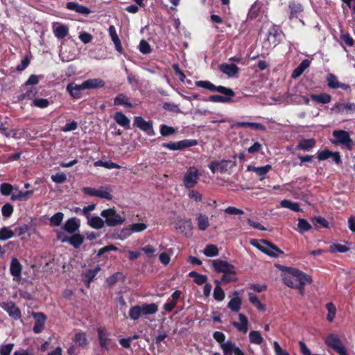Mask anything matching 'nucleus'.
Masks as SVG:
<instances>
[{"label":"nucleus","instance_id":"1","mask_svg":"<svg viewBox=\"0 0 355 355\" xmlns=\"http://www.w3.org/2000/svg\"><path fill=\"white\" fill-rule=\"evenodd\" d=\"M324 342L325 345L335 351L339 355L345 354L347 350L340 339L339 336L335 334H329L324 339Z\"/></svg>","mask_w":355,"mask_h":355},{"label":"nucleus","instance_id":"4","mask_svg":"<svg viewBox=\"0 0 355 355\" xmlns=\"http://www.w3.org/2000/svg\"><path fill=\"white\" fill-rule=\"evenodd\" d=\"M196 85L199 87L205 88L211 92H218L222 94L229 96H234V92L232 89L223 86H215L209 81L199 80L196 83Z\"/></svg>","mask_w":355,"mask_h":355},{"label":"nucleus","instance_id":"30","mask_svg":"<svg viewBox=\"0 0 355 355\" xmlns=\"http://www.w3.org/2000/svg\"><path fill=\"white\" fill-rule=\"evenodd\" d=\"M67 8L69 10H75L81 14L88 15L90 13V10L87 7L81 6L76 2L67 3Z\"/></svg>","mask_w":355,"mask_h":355},{"label":"nucleus","instance_id":"26","mask_svg":"<svg viewBox=\"0 0 355 355\" xmlns=\"http://www.w3.org/2000/svg\"><path fill=\"white\" fill-rule=\"evenodd\" d=\"M109 33H110V35L111 37L112 42H114V45H115L116 51L119 53H122L123 48H122V46L121 44V41H120V39L118 37V35L116 33V28L113 25H112L109 27Z\"/></svg>","mask_w":355,"mask_h":355},{"label":"nucleus","instance_id":"17","mask_svg":"<svg viewBox=\"0 0 355 355\" xmlns=\"http://www.w3.org/2000/svg\"><path fill=\"white\" fill-rule=\"evenodd\" d=\"M33 190L21 191L18 188H15L11 196L12 200L26 201L33 194Z\"/></svg>","mask_w":355,"mask_h":355},{"label":"nucleus","instance_id":"27","mask_svg":"<svg viewBox=\"0 0 355 355\" xmlns=\"http://www.w3.org/2000/svg\"><path fill=\"white\" fill-rule=\"evenodd\" d=\"M85 89H92L103 87L105 82L100 78L88 79L83 82Z\"/></svg>","mask_w":355,"mask_h":355},{"label":"nucleus","instance_id":"48","mask_svg":"<svg viewBox=\"0 0 355 355\" xmlns=\"http://www.w3.org/2000/svg\"><path fill=\"white\" fill-rule=\"evenodd\" d=\"M311 229V225L305 219L300 218L297 223V230L300 233L308 232Z\"/></svg>","mask_w":355,"mask_h":355},{"label":"nucleus","instance_id":"34","mask_svg":"<svg viewBox=\"0 0 355 355\" xmlns=\"http://www.w3.org/2000/svg\"><path fill=\"white\" fill-rule=\"evenodd\" d=\"M114 120L119 125L125 128L126 129L130 128V120L122 112H116L114 116Z\"/></svg>","mask_w":355,"mask_h":355},{"label":"nucleus","instance_id":"53","mask_svg":"<svg viewBox=\"0 0 355 355\" xmlns=\"http://www.w3.org/2000/svg\"><path fill=\"white\" fill-rule=\"evenodd\" d=\"M14 232L8 227H3L0 230V240L6 241L14 236Z\"/></svg>","mask_w":355,"mask_h":355},{"label":"nucleus","instance_id":"6","mask_svg":"<svg viewBox=\"0 0 355 355\" xmlns=\"http://www.w3.org/2000/svg\"><path fill=\"white\" fill-rule=\"evenodd\" d=\"M251 244L256 246L261 252L272 257H277L279 254L283 253L277 247L267 241H262L261 243L255 244V241L253 240L251 241Z\"/></svg>","mask_w":355,"mask_h":355},{"label":"nucleus","instance_id":"10","mask_svg":"<svg viewBox=\"0 0 355 355\" xmlns=\"http://www.w3.org/2000/svg\"><path fill=\"white\" fill-rule=\"evenodd\" d=\"M197 144V141L194 139H184L178 142H170L163 144V147L171 150H182L185 148L194 146Z\"/></svg>","mask_w":355,"mask_h":355},{"label":"nucleus","instance_id":"2","mask_svg":"<svg viewBox=\"0 0 355 355\" xmlns=\"http://www.w3.org/2000/svg\"><path fill=\"white\" fill-rule=\"evenodd\" d=\"M306 275L300 270L293 268L289 269L286 273H282L284 283L288 287L294 288L295 284L302 280Z\"/></svg>","mask_w":355,"mask_h":355},{"label":"nucleus","instance_id":"28","mask_svg":"<svg viewBox=\"0 0 355 355\" xmlns=\"http://www.w3.org/2000/svg\"><path fill=\"white\" fill-rule=\"evenodd\" d=\"M220 71L230 77L234 76L239 71V68L234 64H222Z\"/></svg>","mask_w":355,"mask_h":355},{"label":"nucleus","instance_id":"38","mask_svg":"<svg viewBox=\"0 0 355 355\" xmlns=\"http://www.w3.org/2000/svg\"><path fill=\"white\" fill-rule=\"evenodd\" d=\"M280 205L282 207L291 209L293 211L300 212L302 209L300 207V205L297 202H292L289 200H283L280 202Z\"/></svg>","mask_w":355,"mask_h":355},{"label":"nucleus","instance_id":"14","mask_svg":"<svg viewBox=\"0 0 355 355\" xmlns=\"http://www.w3.org/2000/svg\"><path fill=\"white\" fill-rule=\"evenodd\" d=\"M22 266L17 258H12L10 266V272L13 280L19 282L21 279Z\"/></svg>","mask_w":355,"mask_h":355},{"label":"nucleus","instance_id":"31","mask_svg":"<svg viewBox=\"0 0 355 355\" xmlns=\"http://www.w3.org/2000/svg\"><path fill=\"white\" fill-rule=\"evenodd\" d=\"M142 315H153L157 312L158 306L155 303L152 304H144L140 305Z\"/></svg>","mask_w":355,"mask_h":355},{"label":"nucleus","instance_id":"20","mask_svg":"<svg viewBox=\"0 0 355 355\" xmlns=\"http://www.w3.org/2000/svg\"><path fill=\"white\" fill-rule=\"evenodd\" d=\"M230 297L231 300L228 302L227 307L234 312H238L241 309V299L239 296V292L234 291L232 293Z\"/></svg>","mask_w":355,"mask_h":355},{"label":"nucleus","instance_id":"50","mask_svg":"<svg viewBox=\"0 0 355 355\" xmlns=\"http://www.w3.org/2000/svg\"><path fill=\"white\" fill-rule=\"evenodd\" d=\"M68 241L70 243L71 245H72L75 248H78L84 241V237L83 236L76 234H73L69 240Z\"/></svg>","mask_w":355,"mask_h":355},{"label":"nucleus","instance_id":"29","mask_svg":"<svg viewBox=\"0 0 355 355\" xmlns=\"http://www.w3.org/2000/svg\"><path fill=\"white\" fill-rule=\"evenodd\" d=\"M196 220L198 229L201 231H205L209 226V218L205 214H198Z\"/></svg>","mask_w":355,"mask_h":355},{"label":"nucleus","instance_id":"45","mask_svg":"<svg viewBox=\"0 0 355 355\" xmlns=\"http://www.w3.org/2000/svg\"><path fill=\"white\" fill-rule=\"evenodd\" d=\"M237 127H250L255 130H266V127L261 123H252V122H239L236 124Z\"/></svg>","mask_w":355,"mask_h":355},{"label":"nucleus","instance_id":"7","mask_svg":"<svg viewBox=\"0 0 355 355\" xmlns=\"http://www.w3.org/2000/svg\"><path fill=\"white\" fill-rule=\"evenodd\" d=\"M198 170L195 167H189L183 178L184 186L187 189L193 188L199 179Z\"/></svg>","mask_w":355,"mask_h":355},{"label":"nucleus","instance_id":"33","mask_svg":"<svg viewBox=\"0 0 355 355\" xmlns=\"http://www.w3.org/2000/svg\"><path fill=\"white\" fill-rule=\"evenodd\" d=\"M73 342L76 345L82 348H85L88 345L87 336L83 332H79L76 334L75 337L73 338Z\"/></svg>","mask_w":355,"mask_h":355},{"label":"nucleus","instance_id":"54","mask_svg":"<svg viewBox=\"0 0 355 355\" xmlns=\"http://www.w3.org/2000/svg\"><path fill=\"white\" fill-rule=\"evenodd\" d=\"M326 307L328 311L327 319L329 322H331V321H333V320L334 319V318L336 316V306H334V304L333 303L329 302L327 304Z\"/></svg>","mask_w":355,"mask_h":355},{"label":"nucleus","instance_id":"58","mask_svg":"<svg viewBox=\"0 0 355 355\" xmlns=\"http://www.w3.org/2000/svg\"><path fill=\"white\" fill-rule=\"evenodd\" d=\"M349 250V248L341 244H333L329 247V251L334 252H346Z\"/></svg>","mask_w":355,"mask_h":355},{"label":"nucleus","instance_id":"59","mask_svg":"<svg viewBox=\"0 0 355 355\" xmlns=\"http://www.w3.org/2000/svg\"><path fill=\"white\" fill-rule=\"evenodd\" d=\"M279 35V32L276 29H272L268 32V42L272 44L273 46H276L277 40L276 37Z\"/></svg>","mask_w":355,"mask_h":355},{"label":"nucleus","instance_id":"24","mask_svg":"<svg viewBox=\"0 0 355 355\" xmlns=\"http://www.w3.org/2000/svg\"><path fill=\"white\" fill-rule=\"evenodd\" d=\"M239 318L240 322H232V325L235 327L239 331L246 333L248 330V318L243 313H239Z\"/></svg>","mask_w":355,"mask_h":355},{"label":"nucleus","instance_id":"32","mask_svg":"<svg viewBox=\"0 0 355 355\" xmlns=\"http://www.w3.org/2000/svg\"><path fill=\"white\" fill-rule=\"evenodd\" d=\"M311 62L305 59L300 64V65L293 71L292 78H296L300 76L302 73L310 66Z\"/></svg>","mask_w":355,"mask_h":355},{"label":"nucleus","instance_id":"49","mask_svg":"<svg viewBox=\"0 0 355 355\" xmlns=\"http://www.w3.org/2000/svg\"><path fill=\"white\" fill-rule=\"evenodd\" d=\"M64 218V214L62 212H57L50 218V225L51 226H59Z\"/></svg>","mask_w":355,"mask_h":355},{"label":"nucleus","instance_id":"42","mask_svg":"<svg viewBox=\"0 0 355 355\" xmlns=\"http://www.w3.org/2000/svg\"><path fill=\"white\" fill-rule=\"evenodd\" d=\"M249 339L251 343L256 345H261L263 341L262 336L258 331H250L249 334Z\"/></svg>","mask_w":355,"mask_h":355},{"label":"nucleus","instance_id":"16","mask_svg":"<svg viewBox=\"0 0 355 355\" xmlns=\"http://www.w3.org/2000/svg\"><path fill=\"white\" fill-rule=\"evenodd\" d=\"M33 316L35 320V325L33 327V331L36 334L41 333L44 328L46 318L42 312L34 313Z\"/></svg>","mask_w":355,"mask_h":355},{"label":"nucleus","instance_id":"13","mask_svg":"<svg viewBox=\"0 0 355 355\" xmlns=\"http://www.w3.org/2000/svg\"><path fill=\"white\" fill-rule=\"evenodd\" d=\"M331 110L340 114L354 112L355 104L352 103H348L346 104L343 103H336L331 108Z\"/></svg>","mask_w":355,"mask_h":355},{"label":"nucleus","instance_id":"36","mask_svg":"<svg viewBox=\"0 0 355 355\" xmlns=\"http://www.w3.org/2000/svg\"><path fill=\"white\" fill-rule=\"evenodd\" d=\"M315 141L313 139H302L299 141L297 149L302 150H309L315 146Z\"/></svg>","mask_w":355,"mask_h":355},{"label":"nucleus","instance_id":"55","mask_svg":"<svg viewBox=\"0 0 355 355\" xmlns=\"http://www.w3.org/2000/svg\"><path fill=\"white\" fill-rule=\"evenodd\" d=\"M13 190H14V187L8 183H3L0 186L1 193L3 196H9V195L12 196Z\"/></svg>","mask_w":355,"mask_h":355},{"label":"nucleus","instance_id":"41","mask_svg":"<svg viewBox=\"0 0 355 355\" xmlns=\"http://www.w3.org/2000/svg\"><path fill=\"white\" fill-rule=\"evenodd\" d=\"M189 275L192 277L193 282L198 285H202L207 281V277L206 275L199 274L195 271L190 272Z\"/></svg>","mask_w":355,"mask_h":355},{"label":"nucleus","instance_id":"63","mask_svg":"<svg viewBox=\"0 0 355 355\" xmlns=\"http://www.w3.org/2000/svg\"><path fill=\"white\" fill-rule=\"evenodd\" d=\"M175 129L173 127L166 125H162L160 126V133L164 137L169 136L175 132Z\"/></svg>","mask_w":355,"mask_h":355},{"label":"nucleus","instance_id":"56","mask_svg":"<svg viewBox=\"0 0 355 355\" xmlns=\"http://www.w3.org/2000/svg\"><path fill=\"white\" fill-rule=\"evenodd\" d=\"M249 300L258 309L264 310V305L261 304L260 300L255 295L252 293H249Z\"/></svg>","mask_w":355,"mask_h":355},{"label":"nucleus","instance_id":"25","mask_svg":"<svg viewBox=\"0 0 355 355\" xmlns=\"http://www.w3.org/2000/svg\"><path fill=\"white\" fill-rule=\"evenodd\" d=\"M272 168V166L269 164H267L263 166L256 167L253 166H248V171L254 172L257 175L261 177V180H262L266 174L268 173Z\"/></svg>","mask_w":355,"mask_h":355},{"label":"nucleus","instance_id":"23","mask_svg":"<svg viewBox=\"0 0 355 355\" xmlns=\"http://www.w3.org/2000/svg\"><path fill=\"white\" fill-rule=\"evenodd\" d=\"M67 92L75 98H79L80 96V92L85 90L83 83L80 85L70 83L67 86Z\"/></svg>","mask_w":355,"mask_h":355},{"label":"nucleus","instance_id":"5","mask_svg":"<svg viewBox=\"0 0 355 355\" xmlns=\"http://www.w3.org/2000/svg\"><path fill=\"white\" fill-rule=\"evenodd\" d=\"M174 227L181 234H183L187 237H190L192 235L193 224L191 220L189 218H182L178 217L174 222Z\"/></svg>","mask_w":355,"mask_h":355},{"label":"nucleus","instance_id":"62","mask_svg":"<svg viewBox=\"0 0 355 355\" xmlns=\"http://www.w3.org/2000/svg\"><path fill=\"white\" fill-rule=\"evenodd\" d=\"M139 51L144 54H148L151 52L150 44L144 40H142L139 45Z\"/></svg>","mask_w":355,"mask_h":355},{"label":"nucleus","instance_id":"51","mask_svg":"<svg viewBox=\"0 0 355 355\" xmlns=\"http://www.w3.org/2000/svg\"><path fill=\"white\" fill-rule=\"evenodd\" d=\"M293 97V95L290 93H286L283 96L280 97L279 99H274V101H280V102H286V104L289 103H297L300 104L301 101L300 100L297 99H291Z\"/></svg>","mask_w":355,"mask_h":355},{"label":"nucleus","instance_id":"57","mask_svg":"<svg viewBox=\"0 0 355 355\" xmlns=\"http://www.w3.org/2000/svg\"><path fill=\"white\" fill-rule=\"evenodd\" d=\"M232 96L212 95L209 97V100L215 103H227L229 102Z\"/></svg>","mask_w":355,"mask_h":355},{"label":"nucleus","instance_id":"9","mask_svg":"<svg viewBox=\"0 0 355 355\" xmlns=\"http://www.w3.org/2000/svg\"><path fill=\"white\" fill-rule=\"evenodd\" d=\"M234 166V162L231 160H221L220 162H211L209 164V168L213 173L216 172L225 173Z\"/></svg>","mask_w":355,"mask_h":355},{"label":"nucleus","instance_id":"35","mask_svg":"<svg viewBox=\"0 0 355 355\" xmlns=\"http://www.w3.org/2000/svg\"><path fill=\"white\" fill-rule=\"evenodd\" d=\"M220 347L224 355H233L238 347L235 343L231 341H227L225 343H222Z\"/></svg>","mask_w":355,"mask_h":355},{"label":"nucleus","instance_id":"64","mask_svg":"<svg viewBox=\"0 0 355 355\" xmlns=\"http://www.w3.org/2000/svg\"><path fill=\"white\" fill-rule=\"evenodd\" d=\"M14 344L9 343L0 347V355H10L13 349Z\"/></svg>","mask_w":355,"mask_h":355},{"label":"nucleus","instance_id":"11","mask_svg":"<svg viewBox=\"0 0 355 355\" xmlns=\"http://www.w3.org/2000/svg\"><path fill=\"white\" fill-rule=\"evenodd\" d=\"M212 266L217 272L235 273L234 266L225 261L215 259L211 261Z\"/></svg>","mask_w":355,"mask_h":355},{"label":"nucleus","instance_id":"3","mask_svg":"<svg viewBox=\"0 0 355 355\" xmlns=\"http://www.w3.org/2000/svg\"><path fill=\"white\" fill-rule=\"evenodd\" d=\"M101 216L105 220V223L108 226H116L122 224L124 219L119 214H116L114 209H107L102 211Z\"/></svg>","mask_w":355,"mask_h":355},{"label":"nucleus","instance_id":"37","mask_svg":"<svg viewBox=\"0 0 355 355\" xmlns=\"http://www.w3.org/2000/svg\"><path fill=\"white\" fill-rule=\"evenodd\" d=\"M115 105H124L127 107H132L133 105L129 102V98L124 94H119L114 100Z\"/></svg>","mask_w":355,"mask_h":355},{"label":"nucleus","instance_id":"47","mask_svg":"<svg viewBox=\"0 0 355 355\" xmlns=\"http://www.w3.org/2000/svg\"><path fill=\"white\" fill-rule=\"evenodd\" d=\"M216 286L214 290V297L218 301H223L225 298V293L221 287L219 286L220 282L216 280L215 281Z\"/></svg>","mask_w":355,"mask_h":355},{"label":"nucleus","instance_id":"39","mask_svg":"<svg viewBox=\"0 0 355 355\" xmlns=\"http://www.w3.org/2000/svg\"><path fill=\"white\" fill-rule=\"evenodd\" d=\"M112 189L108 187H101L98 189H96V197L104 198L106 200H112V196L111 194Z\"/></svg>","mask_w":355,"mask_h":355},{"label":"nucleus","instance_id":"46","mask_svg":"<svg viewBox=\"0 0 355 355\" xmlns=\"http://www.w3.org/2000/svg\"><path fill=\"white\" fill-rule=\"evenodd\" d=\"M205 256L209 257H216L218 254V249L214 244L207 245L203 250Z\"/></svg>","mask_w":355,"mask_h":355},{"label":"nucleus","instance_id":"60","mask_svg":"<svg viewBox=\"0 0 355 355\" xmlns=\"http://www.w3.org/2000/svg\"><path fill=\"white\" fill-rule=\"evenodd\" d=\"M17 130H8L3 126L2 122L0 121V132L4 135L6 137H15L17 136Z\"/></svg>","mask_w":355,"mask_h":355},{"label":"nucleus","instance_id":"43","mask_svg":"<svg viewBox=\"0 0 355 355\" xmlns=\"http://www.w3.org/2000/svg\"><path fill=\"white\" fill-rule=\"evenodd\" d=\"M311 278L306 275L302 280H300L298 283L295 284V286H294L293 288L297 289L300 293L302 295H303L304 293V286L306 284H311Z\"/></svg>","mask_w":355,"mask_h":355},{"label":"nucleus","instance_id":"15","mask_svg":"<svg viewBox=\"0 0 355 355\" xmlns=\"http://www.w3.org/2000/svg\"><path fill=\"white\" fill-rule=\"evenodd\" d=\"M134 125L140 128L141 130L147 132L149 135L154 134L152 122L145 121L141 116L135 117Z\"/></svg>","mask_w":355,"mask_h":355},{"label":"nucleus","instance_id":"22","mask_svg":"<svg viewBox=\"0 0 355 355\" xmlns=\"http://www.w3.org/2000/svg\"><path fill=\"white\" fill-rule=\"evenodd\" d=\"M80 227V220L76 218L68 219L64 225V230L70 234L75 233Z\"/></svg>","mask_w":355,"mask_h":355},{"label":"nucleus","instance_id":"8","mask_svg":"<svg viewBox=\"0 0 355 355\" xmlns=\"http://www.w3.org/2000/svg\"><path fill=\"white\" fill-rule=\"evenodd\" d=\"M97 333L100 346L103 349L108 351L115 346L114 342L109 337V334L105 328H98Z\"/></svg>","mask_w":355,"mask_h":355},{"label":"nucleus","instance_id":"21","mask_svg":"<svg viewBox=\"0 0 355 355\" xmlns=\"http://www.w3.org/2000/svg\"><path fill=\"white\" fill-rule=\"evenodd\" d=\"M327 81L328 86L332 89L341 88L344 90H347L349 88L348 85L339 83L336 76L333 73H329L327 75Z\"/></svg>","mask_w":355,"mask_h":355},{"label":"nucleus","instance_id":"44","mask_svg":"<svg viewBox=\"0 0 355 355\" xmlns=\"http://www.w3.org/2000/svg\"><path fill=\"white\" fill-rule=\"evenodd\" d=\"M311 98H312V100L323 104L329 103L331 98V96L327 94H321L318 95L311 94Z\"/></svg>","mask_w":355,"mask_h":355},{"label":"nucleus","instance_id":"61","mask_svg":"<svg viewBox=\"0 0 355 355\" xmlns=\"http://www.w3.org/2000/svg\"><path fill=\"white\" fill-rule=\"evenodd\" d=\"M53 182L57 184H61L67 180V176L64 173H58L55 175H52L51 177Z\"/></svg>","mask_w":355,"mask_h":355},{"label":"nucleus","instance_id":"52","mask_svg":"<svg viewBox=\"0 0 355 355\" xmlns=\"http://www.w3.org/2000/svg\"><path fill=\"white\" fill-rule=\"evenodd\" d=\"M129 315L134 320L139 319L142 315L140 306L137 305L132 307L129 311Z\"/></svg>","mask_w":355,"mask_h":355},{"label":"nucleus","instance_id":"19","mask_svg":"<svg viewBox=\"0 0 355 355\" xmlns=\"http://www.w3.org/2000/svg\"><path fill=\"white\" fill-rule=\"evenodd\" d=\"M333 136L337 139V143L347 146H349L352 143L349 133L345 130H334Z\"/></svg>","mask_w":355,"mask_h":355},{"label":"nucleus","instance_id":"40","mask_svg":"<svg viewBox=\"0 0 355 355\" xmlns=\"http://www.w3.org/2000/svg\"><path fill=\"white\" fill-rule=\"evenodd\" d=\"M88 220V224L93 228L99 230L101 229L105 224V221L98 216H94L89 218Z\"/></svg>","mask_w":355,"mask_h":355},{"label":"nucleus","instance_id":"18","mask_svg":"<svg viewBox=\"0 0 355 355\" xmlns=\"http://www.w3.org/2000/svg\"><path fill=\"white\" fill-rule=\"evenodd\" d=\"M52 28L54 35L58 39H63L69 34L68 27L58 22H53Z\"/></svg>","mask_w":355,"mask_h":355},{"label":"nucleus","instance_id":"12","mask_svg":"<svg viewBox=\"0 0 355 355\" xmlns=\"http://www.w3.org/2000/svg\"><path fill=\"white\" fill-rule=\"evenodd\" d=\"M0 306L12 318L18 320L21 318V311L13 302H3L0 304Z\"/></svg>","mask_w":355,"mask_h":355}]
</instances>
